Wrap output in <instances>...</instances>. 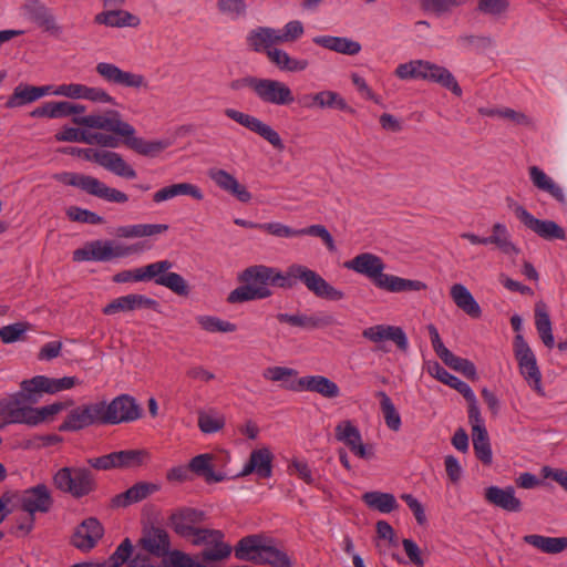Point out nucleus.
Here are the masks:
<instances>
[{
	"label": "nucleus",
	"instance_id": "obj_7",
	"mask_svg": "<svg viewBox=\"0 0 567 567\" xmlns=\"http://www.w3.org/2000/svg\"><path fill=\"white\" fill-rule=\"evenodd\" d=\"M54 178L65 185L74 186L86 194L109 203L125 204L128 195L117 188L110 187L96 177L79 173H61Z\"/></svg>",
	"mask_w": 567,
	"mask_h": 567
},
{
	"label": "nucleus",
	"instance_id": "obj_64",
	"mask_svg": "<svg viewBox=\"0 0 567 567\" xmlns=\"http://www.w3.org/2000/svg\"><path fill=\"white\" fill-rule=\"evenodd\" d=\"M86 86L87 85L81 83L61 84L55 86L54 91H52V94L79 100L84 97Z\"/></svg>",
	"mask_w": 567,
	"mask_h": 567
},
{
	"label": "nucleus",
	"instance_id": "obj_1",
	"mask_svg": "<svg viewBox=\"0 0 567 567\" xmlns=\"http://www.w3.org/2000/svg\"><path fill=\"white\" fill-rule=\"evenodd\" d=\"M73 123L87 128L110 132L115 137H124L125 145L143 156L155 157L171 145L165 140L146 141L135 136V128L130 123L123 121L121 113L115 110L75 116L73 117Z\"/></svg>",
	"mask_w": 567,
	"mask_h": 567
},
{
	"label": "nucleus",
	"instance_id": "obj_13",
	"mask_svg": "<svg viewBox=\"0 0 567 567\" xmlns=\"http://www.w3.org/2000/svg\"><path fill=\"white\" fill-rule=\"evenodd\" d=\"M23 16L39 27L43 32L60 38L63 27L58 22L52 9L40 0H25L22 6Z\"/></svg>",
	"mask_w": 567,
	"mask_h": 567
},
{
	"label": "nucleus",
	"instance_id": "obj_39",
	"mask_svg": "<svg viewBox=\"0 0 567 567\" xmlns=\"http://www.w3.org/2000/svg\"><path fill=\"white\" fill-rule=\"evenodd\" d=\"M277 319L280 322H286L293 327H299L303 329H317L326 326H330L334 322V319L331 316H327L323 318L306 316V315H288V313H278Z\"/></svg>",
	"mask_w": 567,
	"mask_h": 567
},
{
	"label": "nucleus",
	"instance_id": "obj_37",
	"mask_svg": "<svg viewBox=\"0 0 567 567\" xmlns=\"http://www.w3.org/2000/svg\"><path fill=\"white\" fill-rule=\"evenodd\" d=\"M305 99L311 101L305 104L308 107L317 105L321 109L329 107L354 113V110L347 104L346 100L333 91H321L313 95H307Z\"/></svg>",
	"mask_w": 567,
	"mask_h": 567
},
{
	"label": "nucleus",
	"instance_id": "obj_43",
	"mask_svg": "<svg viewBox=\"0 0 567 567\" xmlns=\"http://www.w3.org/2000/svg\"><path fill=\"white\" fill-rule=\"evenodd\" d=\"M313 41L326 49L349 55H354L361 50V45L358 42L347 38L317 37Z\"/></svg>",
	"mask_w": 567,
	"mask_h": 567
},
{
	"label": "nucleus",
	"instance_id": "obj_35",
	"mask_svg": "<svg viewBox=\"0 0 567 567\" xmlns=\"http://www.w3.org/2000/svg\"><path fill=\"white\" fill-rule=\"evenodd\" d=\"M94 22L111 28L137 27L140 19L128 11L111 8L95 16Z\"/></svg>",
	"mask_w": 567,
	"mask_h": 567
},
{
	"label": "nucleus",
	"instance_id": "obj_36",
	"mask_svg": "<svg viewBox=\"0 0 567 567\" xmlns=\"http://www.w3.org/2000/svg\"><path fill=\"white\" fill-rule=\"evenodd\" d=\"M455 305L472 318H480L482 310L468 289L462 284H455L450 290Z\"/></svg>",
	"mask_w": 567,
	"mask_h": 567
},
{
	"label": "nucleus",
	"instance_id": "obj_48",
	"mask_svg": "<svg viewBox=\"0 0 567 567\" xmlns=\"http://www.w3.org/2000/svg\"><path fill=\"white\" fill-rule=\"evenodd\" d=\"M278 31L270 28H259L256 31H252L248 37L249 45L255 51L260 50H271L272 44L279 43Z\"/></svg>",
	"mask_w": 567,
	"mask_h": 567
},
{
	"label": "nucleus",
	"instance_id": "obj_33",
	"mask_svg": "<svg viewBox=\"0 0 567 567\" xmlns=\"http://www.w3.org/2000/svg\"><path fill=\"white\" fill-rule=\"evenodd\" d=\"M215 183L240 203H248L251 199V194L247 187L224 169L215 172Z\"/></svg>",
	"mask_w": 567,
	"mask_h": 567
},
{
	"label": "nucleus",
	"instance_id": "obj_42",
	"mask_svg": "<svg viewBox=\"0 0 567 567\" xmlns=\"http://www.w3.org/2000/svg\"><path fill=\"white\" fill-rule=\"evenodd\" d=\"M179 195H189L196 199L203 198L200 190L195 185L189 183H179L163 187L155 192L153 200L155 203H162Z\"/></svg>",
	"mask_w": 567,
	"mask_h": 567
},
{
	"label": "nucleus",
	"instance_id": "obj_15",
	"mask_svg": "<svg viewBox=\"0 0 567 567\" xmlns=\"http://www.w3.org/2000/svg\"><path fill=\"white\" fill-rule=\"evenodd\" d=\"M103 403H89L72 409L60 424L61 432H75L93 424H102Z\"/></svg>",
	"mask_w": 567,
	"mask_h": 567
},
{
	"label": "nucleus",
	"instance_id": "obj_21",
	"mask_svg": "<svg viewBox=\"0 0 567 567\" xmlns=\"http://www.w3.org/2000/svg\"><path fill=\"white\" fill-rule=\"evenodd\" d=\"M54 137L59 142H82L111 148L118 146V138L112 134L80 131L75 127H63Z\"/></svg>",
	"mask_w": 567,
	"mask_h": 567
},
{
	"label": "nucleus",
	"instance_id": "obj_22",
	"mask_svg": "<svg viewBox=\"0 0 567 567\" xmlns=\"http://www.w3.org/2000/svg\"><path fill=\"white\" fill-rule=\"evenodd\" d=\"M158 302L155 299L148 298L145 295L130 293L113 299L103 308V313L106 316L115 315L118 312H131L140 309L158 310Z\"/></svg>",
	"mask_w": 567,
	"mask_h": 567
},
{
	"label": "nucleus",
	"instance_id": "obj_47",
	"mask_svg": "<svg viewBox=\"0 0 567 567\" xmlns=\"http://www.w3.org/2000/svg\"><path fill=\"white\" fill-rule=\"evenodd\" d=\"M362 501L372 509L381 513H390L398 507L394 495L382 492H367L362 495Z\"/></svg>",
	"mask_w": 567,
	"mask_h": 567
},
{
	"label": "nucleus",
	"instance_id": "obj_2",
	"mask_svg": "<svg viewBox=\"0 0 567 567\" xmlns=\"http://www.w3.org/2000/svg\"><path fill=\"white\" fill-rule=\"evenodd\" d=\"M241 286L233 290L227 301L241 303L251 300L265 299L272 295L269 286L291 288L288 282V270L284 274L276 268L255 265L246 268L238 277Z\"/></svg>",
	"mask_w": 567,
	"mask_h": 567
},
{
	"label": "nucleus",
	"instance_id": "obj_34",
	"mask_svg": "<svg viewBox=\"0 0 567 567\" xmlns=\"http://www.w3.org/2000/svg\"><path fill=\"white\" fill-rule=\"evenodd\" d=\"M298 384L302 390L316 392L327 399H333L340 394L337 383L323 375L300 378Z\"/></svg>",
	"mask_w": 567,
	"mask_h": 567
},
{
	"label": "nucleus",
	"instance_id": "obj_60",
	"mask_svg": "<svg viewBox=\"0 0 567 567\" xmlns=\"http://www.w3.org/2000/svg\"><path fill=\"white\" fill-rule=\"evenodd\" d=\"M73 404L72 401L69 402H55L45 406L41 408H33L34 413V426L39 425L40 423L48 421L55 414L60 413L61 411L65 410L66 408L71 406Z\"/></svg>",
	"mask_w": 567,
	"mask_h": 567
},
{
	"label": "nucleus",
	"instance_id": "obj_41",
	"mask_svg": "<svg viewBox=\"0 0 567 567\" xmlns=\"http://www.w3.org/2000/svg\"><path fill=\"white\" fill-rule=\"evenodd\" d=\"M535 326L544 344L551 349L555 344L551 321L544 301H538L535 305Z\"/></svg>",
	"mask_w": 567,
	"mask_h": 567
},
{
	"label": "nucleus",
	"instance_id": "obj_29",
	"mask_svg": "<svg viewBox=\"0 0 567 567\" xmlns=\"http://www.w3.org/2000/svg\"><path fill=\"white\" fill-rule=\"evenodd\" d=\"M362 336L374 343H379L384 340H391L403 352H405L409 347L404 331L402 328L395 326H373L364 329Z\"/></svg>",
	"mask_w": 567,
	"mask_h": 567
},
{
	"label": "nucleus",
	"instance_id": "obj_54",
	"mask_svg": "<svg viewBox=\"0 0 567 567\" xmlns=\"http://www.w3.org/2000/svg\"><path fill=\"white\" fill-rule=\"evenodd\" d=\"M432 374L441 382L457 390L462 395H464V393H467L468 391L472 390L467 383H465V382L461 381L458 378L452 375L443 367H441L437 362L434 363V365L432 367Z\"/></svg>",
	"mask_w": 567,
	"mask_h": 567
},
{
	"label": "nucleus",
	"instance_id": "obj_62",
	"mask_svg": "<svg viewBox=\"0 0 567 567\" xmlns=\"http://www.w3.org/2000/svg\"><path fill=\"white\" fill-rule=\"evenodd\" d=\"M464 399L468 403V421L472 425V431L485 429L484 420L481 416V412L477 405V400L473 391L464 393Z\"/></svg>",
	"mask_w": 567,
	"mask_h": 567
},
{
	"label": "nucleus",
	"instance_id": "obj_52",
	"mask_svg": "<svg viewBox=\"0 0 567 567\" xmlns=\"http://www.w3.org/2000/svg\"><path fill=\"white\" fill-rule=\"evenodd\" d=\"M441 360L451 369L463 373L467 379L472 381L477 380L476 368L470 360L456 357L451 351H449V353H444V357Z\"/></svg>",
	"mask_w": 567,
	"mask_h": 567
},
{
	"label": "nucleus",
	"instance_id": "obj_46",
	"mask_svg": "<svg viewBox=\"0 0 567 567\" xmlns=\"http://www.w3.org/2000/svg\"><path fill=\"white\" fill-rule=\"evenodd\" d=\"M495 245L504 254H519V249L509 239V234L505 225L496 223L493 226L492 235L486 237V245Z\"/></svg>",
	"mask_w": 567,
	"mask_h": 567
},
{
	"label": "nucleus",
	"instance_id": "obj_45",
	"mask_svg": "<svg viewBox=\"0 0 567 567\" xmlns=\"http://www.w3.org/2000/svg\"><path fill=\"white\" fill-rule=\"evenodd\" d=\"M267 55L282 71L298 72L306 70L308 66L307 60L293 59L284 50L277 48L268 50Z\"/></svg>",
	"mask_w": 567,
	"mask_h": 567
},
{
	"label": "nucleus",
	"instance_id": "obj_27",
	"mask_svg": "<svg viewBox=\"0 0 567 567\" xmlns=\"http://www.w3.org/2000/svg\"><path fill=\"white\" fill-rule=\"evenodd\" d=\"M274 455L268 447L254 450L239 476L256 474L259 478H269L272 475Z\"/></svg>",
	"mask_w": 567,
	"mask_h": 567
},
{
	"label": "nucleus",
	"instance_id": "obj_14",
	"mask_svg": "<svg viewBox=\"0 0 567 567\" xmlns=\"http://www.w3.org/2000/svg\"><path fill=\"white\" fill-rule=\"evenodd\" d=\"M95 71L111 85L134 90L147 89L148 86L147 80L143 74L122 70L114 63L99 62Z\"/></svg>",
	"mask_w": 567,
	"mask_h": 567
},
{
	"label": "nucleus",
	"instance_id": "obj_3",
	"mask_svg": "<svg viewBox=\"0 0 567 567\" xmlns=\"http://www.w3.org/2000/svg\"><path fill=\"white\" fill-rule=\"evenodd\" d=\"M173 267L169 260H161L133 270H123L113 276L116 284L140 282L154 280L155 284L163 286L177 296L186 297L189 295L187 281L177 272H169Z\"/></svg>",
	"mask_w": 567,
	"mask_h": 567
},
{
	"label": "nucleus",
	"instance_id": "obj_63",
	"mask_svg": "<svg viewBox=\"0 0 567 567\" xmlns=\"http://www.w3.org/2000/svg\"><path fill=\"white\" fill-rule=\"evenodd\" d=\"M422 8L436 14H441L462 4L465 0H421Z\"/></svg>",
	"mask_w": 567,
	"mask_h": 567
},
{
	"label": "nucleus",
	"instance_id": "obj_55",
	"mask_svg": "<svg viewBox=\"0 0 567 567\" xmlns=\"http://www.w3.org/2000/svg\"><path fill=\"white\" fill-rule=\"evenodd\" d=\"M132 554L133 545L131 539L126 537L116 547L115 551L109 557L103 567H121L123 564L131 560L130 557Z\"/></svg>",
	"mask_w": 567,
	"mask_h": 567
},
{
	"label": "nucleus",
	"instance_id": "obj_4",
	"mask_svg": "<svg viewBox=\"0 0 567 567\" xmlns=\"http://www.w3.org/2000/svg\"><path fill=\"white\" fill-rule=\"evenodd\" d=\"M234 550L235 557L239 560L271 567H292L289 556L275 546L272 539L262 534L243 537Z\"/></svg>",
	"mask_w": 567,
	"mask_h": 567
},
{
	"label": "nucleus",
	"instance_id": "obj_19",
	"mask_svg": "<svg viewBox=\"0 0 567 567\" xmlns=\"http://www.w3.org/2000/svg\"><path fill=\"white\" fill-rule=\"evenodd\" d=\"M260 229H264L268 234L277 237H292L303 235L317 236L322 239L330 251H336L337 249L332 236L322 225H311L307 228L296 230L279 223H269L262 224Z\"/></svg>",
	"mask_w": 567,
	"mask_h": 567
},
{
	"label": "nucleus",
	"instance_id": "obj_30",
	"mask_svg": "<svg viewBox=\"0 0 567 567\" xmlns=\"http://www.w3.org/2000/svg\"><path fill=\"white\" fill-rule=\"evenodd\" d=\"M159 491V485L151 482H138L125 492L113 497L112 504L115 507H127L132 504L146 499Z\"/></svg>",
	"mask_w": 567,
	"mask_h": 567
},
{
	"label": "nucleus",
	"instance_id": "obj_16",
	"mask_svg": "<svg viewBox=\"0 0 567 567\" xmlns=\"http://www.w3.org/2000/svg\"><path fill=\"white\" fill-rule=\"evenodd\" d=\"M19 507L29 515L47 514L53 506L51 491L45 484H38L24 489L21 494L17 493Z\"/></svg>",
	"mask_w": 567,
	"mask_h": 567
},
{
	"label": "nucleus",
	"instance_id": "obj_32",
	"mask_svg": "<svg viewBox=\"0 0 567 567\" xmlns=\"http://www.w3.org/2000/svg\"><path fill=\"white\" fill-rule=\"evenodd\" d=\"M344 267L373 280L375 276L384 270L385 266L380 257L370 252H363L347 261Z\"/></svg>",
	"mask_w": 567,
	"mask_h": 567
},
{
	"label": "nucleus",
	"instance_id": "obj_56",
	"mask_svg": "<svg viewBox=\"0 0 567 567\" xmlns=\"http://www.w3.org/2000/svg\"><path fill=\"white\" fill-rule=\"evenodd\" d=\"M37 101L34 90L32 85H18L12 95L6 103V106L9 109L19 107L24 104Z\"/></svg>",
	"mask_w": 567,
	"mask_h": 567
},
{
	"label": "nucleus",
	"instance_id": "obj_10",
	"mask_svg": "<svg viewBox=\"0 0 567 567\" xmlns=\"http://www.w3.org/2000/svg\"><path fill=\"white\" fill-rule=\"evenodd\" d=\"M244 81L265 103L289 105L295 102L291 89L284 82L254 76L246 78Z\"/></svg>",
	"mask_w": 567,
	"mask_h": 567
},
{
	"label": "nucleus",
	"instance_id": "obj_59",
	"mask_svg": "<svg viewBox=\"0 0 567 567\" xmlns=\"http://www.w3.org/2000/svg\"><path fill=\"white\" fill-rule=\"evenodd\" d=\"M73 404L72 401L69 402H55L45 406L41 408H33L34 413V426L39 425L40 423L48 421L55 414L60 413L61 411L65 410L66 408L71 406Z\"/></svg>",
	"mask_w": 567,
	"mask_h": 567
},
{
	"label": "nucleus",
	"instance_id": "obj_38",
	"mask_svg": "<svg viewBox=\"0 0 567 567\" xmlns=\"http://www.w3.org/2000/svg\"><path fill=\"white\" fill-rule=\"evenodd\" d=\"M165 224H136L120 226L116 228V236L121 238H142L151 237L167 231Z\"/></svg>",
	"mask_w": 567,
	"mask_h": 567
},
{
	"label": "nucleus",
	"instance_id": "obj_49",
	"mask_svg": "<svg viewBox=\"0 0 567 567\" xmlns=\"http://www.w3.org/2000/svg\"><path fill=\"white\" fill-rule=\"evenodd\" d=\"M473 447L476 457L485 465H491L493 455L486 429L472 431Z\"/></svg>",
	"mask_w": 567,
	"mask_h": 567
},
{
	"label": "nucleus",
	"instance_id": "obj_8",
	"mask_svg": "<svg viewBox=\"0 0 567 567\" xmlns=\"http://www.w3.org/2000/svg\"><path fill=\"white\" fill-rule=\"evenodd\" d=\"M52 482L58 491L74 498L87 496L96 488L92 472L85 467H62L54 473Z\"/></svg>",
	"mask_w": 567,
	"mask_h": 567
},
{
	"label": "nucleus",
	"instance_id": "obj_31",
	"mask_svg": "<svg viewBox=\"0 0 567 567\" xmlns=\"http://www.w3.org/2000/svg\"><path fill=\"white\" fill-rule=\"evenodd\" d=\"M485 499L507 512H520L522 502L515 496V489L512 486L506 488H499L497 486H491L485 489Z\"/></svg>",
	"mask_w": 567,
	"mask_h": 567
},
{
	"label": "nucleus",
	"instance_id": "obj_28",
	"mask_svg": "<svg viewBox=\"0 0 567 567\" xmlns=\"http://www.w3.org/2000/svg\"><path fill=\"white\" fill-rule=\"evenodd\" d=\"M173 530L181 537H187L193 530L205 520V514L202 511L193 508H183L174 512L169 518Z\"/></svg>",
	"mask_w": 567,
	"mask_h": 567
},
{
	"label": "nucleus",
	"instance_id": "obj_17",
	"mask_svg": "<svg viewBox=\"0 0 567 567\" xmlns=\"http://www.w3.org/2000/svg\"><path fill=\"white\" fill-rule=\"evenodd\" d=\"M516 217L532 231L537 234L539 237L546 240L559 239L564 240L566 238V231L563 227H560L554 220H542L534 217L530 213H528L525 207L519 204L514 203L511 205Z\"/></svg>",
	"mask_w": 567,
	"mask_h": 567
},
{
	"label": "nucleus",
	"instance_id": "obj_6",
	"mask_svg": "<svg viewBox=\"0 0 567 567\" xmlns=\"http://www.w3.org/2000/svg\"><path fill=\"white\" fill-rule=\"evenodd\" d=\"M395 74L400 79H423L441 84L451 90L455 95H462V89L452 73L443 66L432 64L422 60L400 64Z\"/></svg>",
	"mask_w": 567,
	"mask_h": 567
},
{
	"label": "nucleus",
	"instance_id": "obj_25",
	"mask_svg": "<svg viewBox=\"0 0 567 567\" xmlns=\"http://www.w3.org/2000/svg\"><path fill=\"white\" fill-rule=\"evenodd\" d=\"M91 246L93 248L94 261L101 262L124 258L143 250V246L141 244L126 246L113 240H93L91 241Z\"/></svg>",
	"mask_w": 567,
	"mask_h": 567
},
{
	"label": "nucleus",
	"instance_id": "obj_12",
	"mask_svg": "<svg viewBox=\"0 0 567 567\" xmlns=\"http://www.w3.org/2000/svg\"><path fill=\"white\" fill-rule=\"evenodd\" d=\"M514 352L518 361L522 375L527 383L539 394H544L542 388V374L537 365L536 357L522 334H516Z\"/></svg>",
	"mask_w": 567,
	"mask_h": 567
},
{
	"label": "nucleus",
	"instance_id": "obj_44",
	"mask_svg": "<svg viewBox=\"0 0 567 567\" xmlns=\"http://www.w3.org/2000/svg\"><path fill=\"white\" fill-rule=\"evenodd\" d=\"M529 175L533 184L540 190L547 192L555 199L560 203L565 202L563 189L554 183L540 168L537 166L529 167Z\"/></svg>",
	"mask_w": 567,
	"mask_h": 567
},
{
	"label": "nucleus",
	"instance_id": "obj_26",
	"mask_svg": "<svg viewBox=\"0 0 567 567\" xmlns=\"http://www.w3.org/2000/svg\"><path fill=\"white\" fill-rule=\"evenodd\" d=\"M104 528L101 523L90 517L83 520L75 529L72 536V545L82 551L91 550L102 538Z\"/></svg>",
	"mask_w": 567,
	"mask_h": 567
},
{
	"label": "nucleus",
	"instance_id": "obj_51",
	"mask_svg": "<svg viewBox=\"0 0 567 567\" xmlns=\"http://www.w3.org/2000/svg\"><path fill=\"white\" fill-rule=\"evenodd\" d=\"M120 452V466L122 470H132L145 465L151 460L146 450H123Z\"/></svg>",
	"mask_w": 567,
	"mask_h": 567
},
{
	"label": "nucleus",
	"instance_id": "obj_18",
	"mask_svg": "<svg viewBox=\"0 0 567 567\" xmlns=\"http://www.w3.org/2000/svg\"><path fill=\"white\" fill-rule=\"evenodd\" d=\"M334 437L360 458L368 460L374 456L373 446L363 444L359 429L349 420L340 421L336 425Z\"/></svg>",
	"mask_w": 567,
	"mask_h": 567
},
{
	"label": "nucleus",
	"instance_id": "obj_11",
	"mask_svg": "<svg viewBox=\"0 0 567 567\" xmlns=\"http://www.w3.org/2000/svg\"><path fill=\"white\" fill-rule=\"evenodd\" d=\"M101 403H103L102 424L132 422L141 416L138 404L127 394L116 396L109 404L104 401Z\"/></svg>",
	"mask_w": 567,
	"mask_h": 567
},
{
	"label": "nucleus",
	"instance_id": "obj_53",
	"mask_svg": "<svg viewBox=\"0 0 567 567\" xmlns=\"http://www.w3.org/2000/svg\"><path fill=\"white\" fill-rule=\"evenodd\" d=\"M377 396L380 399L381 410L384 416L385 424L393 431H399L401 427V417L396 411L394 404L388 394L383 391H379Z\"/></svg>",
	"mask_w": 567,
	"mask_h": 567
},
{
	"label": "nucleus",
	"instance_id": "obj_61",
	"mask_svg": "<svg viewBox=\"0 0 567 567\" xmlns=\"http://www.w3.org/2000/svg\"><path fill=\"white\" fill-rule=\"evenodd\" d=\"M52 118H61L76 114H83L86 107L82 104L68 101L51 102Z\"/></svg>",
	"mask_w": 567,
	"mask_h": 567
},
{
	"label": "nucleus",
	"instance_id": "obj_57",
	"mask_svg": "<svg viewBox=\"0 0 567 567\" xmlns=\"http://www.w3.org/2000/svg\"><path fill=\"white\" fill-rule=\"evenodd\" d=\"M50 384V378L44 375H37L29 380H23L20 384L21 391L25 393L30 402H35L32 398L34 393L45 392L48 393V386Z\"/></svg>",
	"mask_w": 567,
	"mask_h": 567
},
{
	"label": "nucleus",
	"instance_id": "obj_5",
	"mask_svg": "<svg viewBox=\"0 0 567 567\" xmlns=\"http://www.w3.org/2000/svg\"><path fill=\"white\" fill-rule=\"evenodd\" d=\"M61 152L93 162L121 178L134 179L137 176L134 167L116 152L74 146L63 147Z\"/></svg>",
	"mask_w": 567,
	"mask_h": 567
},
{
	"label": "nucleus",
	"instance_id": "obj_24",
	"mask_svg": "<svg viewBox=\"0 0 567 567\" xmlns=\"http://www.w3.org/2000/svg\"><path fill=\"white\" fill-rule=\"evenodd\" d=\"M25 393L17 392L8 396L7 419L6 424H27L34 426V413L33 408L28 405Z\"/></svg>",
	"mask_w": 567,
	"mask_h": 567
},
{
	"label": "nucleus",
	"instance_id": "obj_40",
	"mask_svg": "<svg viewBox=\"0 0 567 567\" xmlns=\"http://www.w3.org/2000/svg\"><path fill=\"white\" fill-rule=\"evenodd\" d=\"M524 542L546 554H559L567 549V537H547L542 535H526Z\"/></svg>",
	"mask_w": 567,
	"mask_h": 567
},
{
	"label": "nucleus",
	"instance_id": "obj_20",
	"mask_svg": "<svg viewBox=\"0 0 567 567\" xmlns=\"http://www.w3.org/2000/svg\"><path fill=\"white\" fill-rule=\"evenodd\" d=\"M226 115L231 120L236 121L237 123H239L240 125L247 127L251 132H255L258 135H260L262 138L269 142L275 148L279 151L284 150L285 145L279 134L257 117L231 109L226 110Z\"/></svg>",
	"mask_w": 567,
	"mask_h": 567
},
{
	"label": "nucleus",
	"instance_id": "obj_9",
	"mask_svg": "<svg viewBox=\"0 0 567 567\" xmlns=\"http://www.w3.org/2000/svg\"><path fill=\"white\" fill-rule=\"evenodd\" d=\"M298 280L319 298L338 301L344 297L342 291L332 287L316 271L306 266L293 264L288 267V282L291 284V288Z\"/></svg>",
	"mask_w": 567,
	"mask_h": 567
},
{
	"label": "nucleus",
	"instance_id": "obj_58",
	"mask_svg": "<svg viewBox=\"0 0 567 567\" xmlns=\"http://www.w3.org/2000/svg\"><path fill=\"white\" fill-rule=\"evenodd\" d=\"M66 216L72 221L83 223V224H91V225H99L104 223L103 217L97 215L94 212H91L89 209L80 208L76 206H71L66 210Z\"/></svg>",
	"mask_w": 567,
	"mask_h": 567
},
{
	"label": "nucleus",
	"instance_id": "obj_50",
	"mask_svg": "<svg viewBox=\"0 0 567 567\" xmlns=\"http://www.w3.org/2000/svg\"><path fill=\"white\" fill-rule=\"evenodd\" d=\"M188 465L193 475L203 477L207 483L213 482V454H199L193 457Z\"/></svg>",
	"mask_w": 567,
	"mask_h": 567
},
{
	"label": "nucleus",
	"instance_id": "obj_23",
	"mask_svg": "<svg viewBox=\"0 0 567 567\" xmlns=\"http://www.w3.org/2000/svg\"><path fill=\"white\" fill-rule=\"evenodd\" d=\"M137 545L155 557H165L171 550L169 534L162 527L144 528Z\"/></svg>",
	"mask_w": 567,
	"mask_h": 567
}]
</instances>
